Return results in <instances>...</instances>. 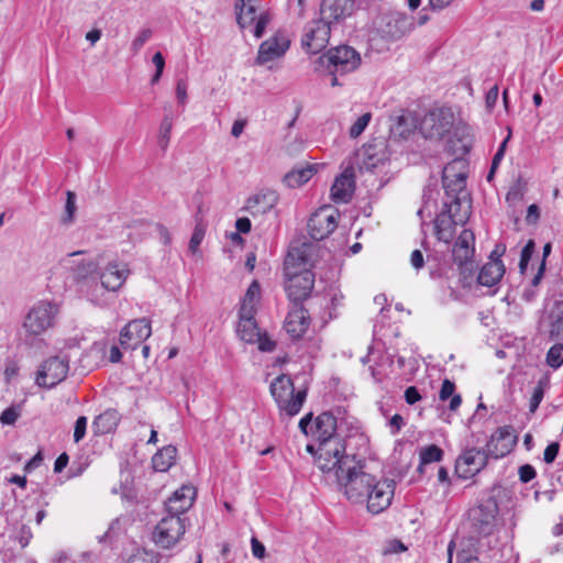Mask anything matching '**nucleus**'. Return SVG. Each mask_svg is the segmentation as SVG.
<instances>
[{"instance_id": "f8f14e48", "label": "nucleus", "mask_w": 563, "mask_h": 563, "mask_svg": "<svg viewBox=\"0 0 563 563\" xmlns=\"http://www.w3.org/2000/svg\"><path fill=\"white\" fill-rule=\"evenodd\" d=\"M413 19L402 12H388L384 14L378 24V34L390 42L398 41L413 29Z\"/></svg>"}, {"instance_id": "4d7b16f0", "label": "nucleus", "mask_w": 563, "mask_h": 563, "mask_svg": "<svg viewBox=\"0 0 563 563\" xmlns=\"http://www.w3.org/2000/svg\"><path fill=\"white\" fill-rule=\"evenodd\" d=\"M404 424H405L404 418L398 413L394 415L390 418V420L388 421V426L390 428V433L393 435L397 434L400 431V429L404 427Z\"/></svg>"}, {"instance_id": "0e129e2a", "label": "nucleus", "mask_w": 563, "mask_h": 563, "mask_svg": "<svg viewBox=\"0 0 563 563\" xmlns=\"http://www.w3.org/2000/svg\"><path fill=\"white\" fill-rule=\"evenodd\" d=\"M69 457L67 453H62L54 463V472L60 473L68 464Z\"/></svg>"}, {"instance_id": "6ab92c4d", "label": "nucleus", "mask_w": 563, "mask_h": 563, "mask_svg": "<svg viewBox=\"0 0 563 563\" xmlns=\"http://www.w3.org/2000/svg\"><path fill=\"white\" fill-rule=\"evenodd\" d=\"M356 9V0H322L320 3V19L332 26L351 16Z\"/></svg>"}, {"instance_id": "9d476101", "label": "nucleus", "mask_w": 563, "mask_h": 563, "mask_svg": "<svg viewBox=\"0 0 563 563\" xmlns=\"http://www.w3.org/2000/svg\"><path fill=\"white\" fill-rule=\"evenodd\" d=\"M396 483L389 478H377L373 475L371 487L365 493V500L362 505L366 506L368 512L378 515L385 511L393 501Z\"/></svg>"}, {"instance_id": "7ed1b4c3", "label": "nucleus", "mask_w": 563, "mask_h": 563, "mask_svg": "<svg viewBox=\"0 0 563 563\" xmlns=\"http://www.w3.org/2000/svg\"><path fill=\"white\" fill-rule=\"evenodd\" d=\"M297 261L298 264L306 265L307 263L305 251L301 249L291 250L286 258V274L288 276L286 291L294 303H300L308 298L314 285V275L310 269L303 267L300 271H291L292 267H289V265H295Z\"/></svg>"}, {"instance_id": "3c124183", "label": "nucleus", "mask_w": 563, "mask_h": 563, "mask_svg": "<svg viewBox=\"0 0 563 563\" xmlns=\"http://www.w3.org/2000/svg\"><path fill=\"white\" fill-rule=\"evenodd\" d=\"M87 429V418L85 416H80L77 418L75 422L74 429V441L78 443L85 438Z\"/></svg>"}, {"instance_id": "39448f33", "label": "nucleus", "mask_w": 563, "mask_h": 563, "mask_svg": "<svg viewBox=\"0 0 563 563\" xmlns=\"http://www.w3.org/2000/svg\"><path fill=\"white\" fill-rule=\"evenodd\" d=\"M269 389L277 402L282 417L291 418L299 413L306 400V389L295 393L292 380L287 375L276 377L272 382Z\"/></svg>"}, {"instance_id": "338daca9", "label": "nucleus", "mask_w": 563, "mask_h": 563, "mask_svg": "<svg viewBox=\"0 0 563 563\" xmlns=\"http://www.w3.org/2000/svg\"><path fill=\"white\" fill-rule=\"evenodd\" d=\"M506 246L504 244H497L489 255L488 262H501L500 257L504 255Z\"/></svg>"}, {"instance_id": "a18cd8bd", "label": "nucleus", "mask_w": 563, "mask_h": 563, "mask_svg": "<svg viewBox=\"0 0 563 563\" xmlns=\"http://www.w3.org/2000/svg\"><path fill=\"white\" fill-rule=\"evenodd\" d=\"M371 119H372V114L369 112L362 114L354 122V124L350 128V131H349L350 137H352V139L358 137L364 132L366 126L368 125Z\"/></svg>"}, {"instance_id": "f704fd0d", "label": "nucleus", "mask_w": 563, "mask_h": 563, "mask_svg": "<svg viewBox=\"0 0 563 563\" xmlns=\"http://www.w3.org/2000/svg\"><path fill=\"white\" fill-rule=\"evenodd\" d=\"M431 123V130L428 132L429 137H442L450 132L451 123L449 121L440 120V114L431 112L423 120V126Z\"/></svg>"}, {"instance_id": "bb28decb", "label": "nucleus", "mask_w": 563, "mask_h": 563, "mask_svg": "<svg viewBox=\"0 0 563 563\" xmlns=\"http://www.w3.org/2000/svg\"><path fill=\"white\" fill-rule=\"evenodd\" d=\"M353 190V172L345 169L335 178L331 187V198L334 202H347L352 198Z\"/></svg>"}, {"instance_id": "4be33fe9", "label": "nucleus", "mask_w": 563, "mask_h": 563, "mask_svg": "<svg viewBox=\"0 0 563 563\" xmlns=\"http://www.w3.org/2000/svg\"><path fill=\"white\" fill-rule=\"evenodd\" d=\"M196 489L184 485L177 489L165 504V514L177 517H186V512L192 507Z\"/></svg>"}, {"instance_id": "a211bd4d", "label": "nucleus", "mask_w": 563, "mask_h": 563, "mask_svg": "<svg viewBox=\"0 0 563 563\" xmlns=\"http://www.w3.org/2000/svg\"><path fill=\"white\" fill-rule=\"evenodd\" d=\"M516 443L517 437L511 427L498 428L486 443V454L489 459H501L512 451Z\"/></svg>"}, {"instance_id": "20e7f679", "label": "nucleus", "mask_w": 563, "mask_h": 563, "mask_svg": "<svg viewBox=\"0 0 563 563\" xmlns=\"http://www.w3.org/2000/svg\"><path fill=\"white\" fill-rule=\"evenodd\" d=\"M320 63L325 66L331 76V86H342L339 76L355 71L362 62L361 54L352 46L339 45L330 48L319 58Z\"/></svg>"}, {"instance_id": "603ef678", "label": "nucleus", "mask_w": 563, "mask_h": 563, "mask_svg": "<svg viewBox=\"0 0 563 563\" xmlns=\"http://www.w3.org/2000/svg\"><path fill=\"white\" fill-rule=\"evenodd\" d=\"M518 474L520 482L527 484L536 477L537 472L532 465L525 464L519 467Z\"/></svg>"}, {"instance_id": "58836bf2", "label": "nucleus", "mask_w": 563, "mask_h": 563, "mask_svg": "<svg viewBox=\"0 0 563 563\" xmlns=\"http://www.w3.org/2000/svg\"><path fill=\"white\" fill-rule=\"evenodd\" d=\"M196 225L195 230L192 232V235L189 241V250L192 253H196L199 245L201 244L205 233H206V224L203 223L202 216H201V207L198 208V211L195 216Z\"/></svg>"}, {"instance_id": "37998d69", "label": "nucleus", "mask_w": 563, "mask_h": 563, "mask_svg": "<svg viewBox=\"0 0 563 563\" xmlns=\"http://www.w3.org/2000/svg\"><path fill=\"white\" fill-rule=\"evenodd\" d=\"M159 560L161 555L157 552L139 549L130 556L128 563H159Z\"/></svg>"}, {"instance_id": "c03bdc74", "label": "nucleus", "mask_w": 563, "mask_h": 563, "mask_svg": "<svg viewBox=\"0 0 563 563\" xmlns=\"http://www.w3.org/2000/svg\"><path fill=\"white\" fill-rule=\"evenodd\" d=\"M172 128V119L168 115H165L162 120L158 135V145L163 151H165L169 144Z\"/></svg>"}, {"instance_id": "72a5a7b5", "label": "nucleus", "mask_w": 563, "mask_h": 563, "mask_svg": "<svg viewBox=\"0 0 563 563\" xmlns=\"http://www.w3.org/2000/svg\"><path fill=\"white\" fill-rule=\"evenodd\" d=\"M550 319V339L563 341V301L555 302Z\"/></svg>"}, {"instance_id": "49530a36", "label": "nucleus", "mask_w": 563, "mask_h": 563, "mask_svg": "<svg viewBox=\"0 0 563 563\" xmlns=\"http://www.w3.org/2000/svg\"><path fill=\"white\" fill-rule=\"evenodd\" d=\"M151 29H142L131 44V51L133 54H137L144 44L152 37Z\"/></svg>"}, {"instance_id": "7c9ffc66", "label": "nucleus", "mask_w": 563, "mask_h": 563, "mask_svg": "<svg viewBox=\"0 0 563 563\" xmlns=\"http://www.w3.org/2000/svg\"><path fill=\"white\" fill-rule=\"evenodd\" d=\"M120 417L117 410L108 409L97 416L92 422L95 432L106 434L111 432L119 423Z\"/></svg>"}, {"instance_id": "393cba45", "label": "nucleus", "mask_w": 563, "mask_h": 563, "mask_svg": "<svg viewBox=\"0 0 563 563\" xmlns=\"http://www.w3.org/2000/svg\"><path fill=\"white\" fill-rule=\"evenodd\" d=\"M278 202V195L274 190H264L250 197L244 209L253 217L265 214L274 209Z\"/></svg>"}, {"instance_id": "2f4dec72", "label": "nucleus", "mask_w": 563, "mask_h": 563, "mask_svg": "<svg viewBox=\"0 0 563 563\" xmlns=\"http://www.w3.org/2000/svg\"><path fill=\"white\" fill-rule=\"evenodd\" d=\"M261 297V286L257 280H253L249 286L240 307V311L247 316L256 313V305Z\"/></svg>"}, {"instance_id": "c756f323", "label": "nucleus", "mask_w": 563, "mask_h": 563, "mask_svg": "<svg viewBox=\"0 0 563 563\" xmlns=\"http://www.w3.org/2000/svg\"><path fill=\"white\" fill-rule=\"evenodd\" d=\"M177 449L166 445L158 450L152 457L153 468L157 472L168 471L176 462Z\"/></svg>"}, {"instance_id": "a19ab883", "label": "nucleus", "mask_w": 563, "mask_h": 563, "mask_svg": "<svg viewBox=\"0 0 563 563\" xmlns=\"http://www.w3.org/2000/svg\"><path fill=\"white\" fill-rule=\"evenodd\" d=\"M443 457V451L435 444L428 445L422 449L420 452V465L418 466V471L422 472V467L426 464H430L433 462H440Z\"/></svg>"}, {"instance_id": "aec40b11", "label": "nucleus", "mask_w": 563, "mask_h": 563, "mask_svg": "<svg viewBox=\"0 0 563 563\" xmlns=\"http://www.w3.org/2000/svg\"><path fill=\"white\" fill-rule=\"evenodd\" d=\"M290 46V40L284 32H277L264 41L257 52L256 63L264 65L282 57Z\"/></svg>"}, {"instance_id": "b1692460", "label": "nucleus", "mask_w": 563, "mask_h": 563, "mask_svg": "<svg viewBox=\"0 0 563 563\" xmlns=\"http://www.w3.org/2000/svg\"><path fill=\"white\" fill-rule=\"evenodd\" d=\"M310 325V316L300 305L295 303L285 320V329L292 339H300Z\"/></svg>"}, {"instance_id": "f3484780", "label": "nucleus", "mask_w": 563, "mask_h": 563, "mask_svg": "<svg viewBox=\"0 0 563 563\" xmlns=\"http://www.w3.org/2000/svg\"><path fill=\"white\" fill-rule=\"evenodd\" d=\"M338 212L329 207H322L312 213L308 220V232L311 239L321 241L328 238L336 228Z\"/></svg>"}, {"instance_id": "ea45409f", "label": "nucleus", "mask_w": 563, "mask_h": 563, "mask_svg": "<svg viewBox=\"0 0 563 563\" xmlns=\"http://www.w3.org/2000/svg\"><path fill=\"white\" fill-rule=\"evenodd\" d=\"M325 299L328 300L329 317L331 319L335 318L338 308L343 306L344 296L342 291L338 287L331 286L325 292Z\"/></svg>"}, {"instance_id": "09e8293b", "label": "nucleus", "mask_w": 563, "mask_h": 563, "mask_svg": "<svg viewBox=\"0 0 563 563\" xmlns=\"http://www.w3.org/2000/svg\"><path fill=\"white\" fill-rule=\"evenodd\" d=\"M152 62L156 67V71L151 79V82L154 85V84L158 82V80L161 79V76H162L164 67H165V59H164L163 54L161 52L155 53L152 58Z\"/></svg>"}, {"instance_id": "1a4fd4ad", "label": "nucleus", "mask_w": 563, "mask_h": 563, "mask_svg": "<svg viewBox=\"0 0 563 563\" xmlns=\"http://www.w3.org/2000/svg\"><path fill=\"white\" fill-rule=\"evenodd\" d=\"M187 529V518L165 514L158 521L153 533V542L162 549L174 548L184 537Z\"/></svg>"}, {"instance_id": "cd10ccee", "label": "nucleus", "mask_w": 563, "mask_h": 563, "mask_svg": "<svg viewBox=\"0 0 563 563\" xmlns=\"http://www.w3.org/2000/svg\"><path fill=\"white\" fill-rule=\"evenodd\" d=\"M505 274V265L503 262H487L479 271L477 282L482 286H495Z\"/></svg>"}, {"instance_id": "c9c22d12", "label": "nucleus", "mask_w": 563, "mask_h": 563, "mask_svg": "<svg viewBox=\"0 0 563 563\" xmlns=\"http://www.w3.org/2000/svg\"><path fill=\"white\" fill-rule=\"evenodd\" d=\"M416 125L409 115H398L390 126V133L395 137L407 139Z\"/></svg>"}, {"instance_id": "5fc2aeb1", "label": "nucleus", "mask_w": 563, "mask_h": 563, "mask_svg": "<svg viewBox=\"0 0 563 563\" xmlns=\"http://www.w3.org/2000/svg\"><path fill=\"white\" fill-rule=\"evenodd\" d=\"M176 98L178 99L181 106H185L187 102V80L180 78L177 80L176 85Z\"/></svg>"}, {"instance_id": "6e6d98bb", "label": "nucleus", "mask_w": 563, "mask_h": 563, "mask_svg": "<svg viewBox=\"0 0 563 563\" xmlns=\"http://www.w3.org/2000/svg\"><path fill=\"white\" fill-rule=\"evenodd\" d=\"M498 96H499L498 86L495 85L487 91L486 97H485V103H486L487 109L492 110L496 106Z\"/></svg>"}, {"instance_id": "e433bc0d", "label": "nucleus", "mask_w": 563, "mask_h": 563, "mask_svg": "<svg viewBox=\"0 0 563 563\" xmlns=\"http://www.w3.org/2000/svg\"><path fill=\"white\" fill-rule=\"evenodd\" d=\"M455 385L450 379H444L442 386L439 391V398L442 401L451 398L449 408L452 411H455L462 402V397L459 394H455Z\"/></svg>"}, {"instance_id": "864d4df0", "label": "nucleus", "mask_w": 563, "mask_h": 563, "mask_svg": "<svg viewBox=\"0 0 563 563\" xmlns=\"http://www.w3.org/2000/svg\"><path fill=\"white\" fill-rule=\"evenodd\" d=\"M560 450V444L558 442L550 443L543 453V461L547 464H551L555 461Z\"/></svg>"}, {"instance_id": "f03ea898", "label": "nucleus", "mask_w": 563, "mask_h": 563, "mask_svg": "<svg viewBox=\"0 0 563 563\" xmlns=\"http://www.w3.org/2000/svg\"><path fill=\"white\" fill-rule=\"evenodd\" d=\"M364 460H357L354 453H347L339 459L333 468L324 472L333 475L340 490L346 499L355 505H362L365 500V493L371 487L373 475L366 472Z\"/></svg>"}, {"instance_id": "473e14b6", "label": "nucleus", "mask_w": 563, "mask_h": 563, "mask_svg": "<svg viewBox=\"0 0 563 563\" xmlns=\"http://www.w3.org/2000/svg\"><path fill=\"white\" fill-rule=\"evenodd\" d=\"M316 169L312 165L294 169L287 173L284 177V183L289 188H297L306 184L314 174Z\"/></svg>"}, {"instance_id": "0eeeda50", "label": "nucleus", "mask_w": 563, "mask_h": 563, "mask_svg": "<svg viewBox=\"0 0 563 563\" xmlns=\"http://www.w3.org/2000/svg\"><path fill=\"white\" fill-rule=\"evenodd\" d=\"M463 162L454 159L443 168L442 184L445 191L444 203L471 205L466 188V174L461 169Z\"/></svg>"}, {"instance_id": "4c0bfd02", "label": "nucleus", "mask_w": 563, "mask_h": 563, "mask_svg": "<svg viewBox=\"0 0 563 563\" xmlns=\"http://www.w3.org/2000/svg\"><path fill=\"white\" fill-rule=\"evenodd\" d=\"M68 267L74 272L76 279H84L97 271L98 265L91 260H80L68 262Z\"/></svg>"}, {"instance_id": "de8ad7c7", "label": "nucleus", "mask_w": 563, "mask_h": 563, "mask_svg": "<svg viewBox=\"0 0 563 563\" xmlns=\"http://www.w3.org/2000/svg\"><path fill=\"white\" fill-rule=\"evenodd\" d=\"M534 251V242L532 240L528 241V243L525 245V247L521 251L520 255V262H519V268L521 273H525V271L528 267L529 261L531 260V256Z\"/></svg>"}, {"instance_id": "bf43d9fd", "label": "nucleus", "mask_w": 563, "mask_h": 563, "mask_svg": "<svg viewBox=\"0 0 563 563\" xmlns=\"http://www.w3.org/2000/svg\"><path fill=\"white\" fill-rule=\"evenodd\" d=\"M543 398V388L541 385L537 386L533 389L532 397L530 399V410L533 412L539 407L541 400Z\"/></svg>"}, {"instance_id": "052dcab7", "label": "nucleus", "mask_w": 563, "mask_h": 563, "mask_svg": "<svg viewBox=\"0 0 563 563\" xmlns=\"http://www.w3.org/2000/svg\"><path fill=\"white\" fill-rule=\"evenodd\" d=\"M405 399L409 405H413L421 399L420 393L417 387L410 386L405 390Z\"/></svg>"}, {"instance_id": "680f3d73", "label": "nucleus", "mask_w": 563, "mask_h": 563, "mask_svg": "<svg viewBox=\"0 0 563 563\" xmlns=\"http://www.w3.org/2000/svg\"><path fill=\"white\" fill-rule=\"evenodd\" d=\"M256 342H258V349L263 352H272L275 349V342L266 336L258 335Z\"/></svg>"}, {"instance_id": "79ce46f5", "label": "nucleus", "mask_w": 563, "mask_h": 563, "mask_svg": "<svg viewBox=\"0 0 563 563\" xmlns=\"http://www.w3.org/2000/svg\"><path fill=\"white\" fill-rule=\"evenodd\" d=\"M76 209V195L70 190H67L65 210L60 218V222L65 225L71 224L74 222Z\"/></svg>"}, {"instance_id": "e2e57ef3", "label": "nucleus", "mask_w": 563, "mask_h": 563, "mask_svg": "<svg viewBox=\"0 0 563 563\" xmlns=\"http://www.w3.org/2000/svg\"><path fill=\"white\" fill-rule=\"evenodd\" d=\"M410 263L413 268L420 269L424 265L423 254L419 250H415L410 256Z\"/></svg>"}, {"instance_id": "423d86ee", "label": "nucleus", "mask_w": 563, "mask_h": 563, "mask_svg": "<svg viewBox=\"0 0 563 563\" xmlns=\"http://www.w3.org/2000/svg\"><path fill=\"white\" fill-rule=\"evenodd\" d=\"M471 216V205L444 203V210L434 221L437 239L449 244L455 234V227L465 224Z\"/></svg>"}, {"instance_id": "f257e3e1", "label": "nucleus", "mask_w": 563, "mask_h": 563, "mask_svg": "<svg viewBox=\"0 0 563 563\" xmlns=\"http://www.w3.org/2000/svg\"><path fill=\"white\" fill-rule=\"evenodd\" d=\"M314 434L319 442L317 466L327 472L339 463V459L349 452L352 437L344 438L338 428L336 418L329 411L320 413L314 423Z\"/></svg>"}, {"instance_id": "dca6fc26", "label": "nucleus", "mask_w": 563, "mask_h": 563, "mask_svg": "<svg viewBox=\"0 0 563 563\" xmlns=\"http://www.w3.org/2000/svg\"><path fill=\"white\" fill-rule=\"evenodd\" d=\"M331 25L322 19L311 21L305 26L301 47L309 54H318L329 43Z\"/></svg>"}, {"instance_id": "5701e85b", "label": "nucleus", "mask_w": 563, "mask_h": 563, "mask_svg": "<svg viewBox=\"0 0 563 563\" xmlns=\"http://www.w3.org/2000/svg\"><path fill=\"white\" fill-rule=\"evenodd\" d=\"M475 235L472 230L464 229L457 240L455 241L452 249V257L454 263L459 266L462 272L468 269V267H463L466 265L473 257L475 252Z\"/></svg>"}, {"instance_id": "2eb2a0df", "label": "nucleus", "mask_w": 563, "mask_h": 563, "mask_svg": "<svg viewBox=\"0 0 563 563\" xmlns=\"http://www.w3.org/2000/svg\"><path fill=\"white\" fill-rule=\"evenodd\" d=\"M68 371L69 361L66 356L49 357L41 365L36 384L41 387L53 388L66 378Z\"/></svg>"}, {"instance_id": "412c9836", "label": "nucleus", "mask_w": 563, "mask_h": 563, "mask_svg": "<svg viewBox=\"0 0 563 563\" xmlns=\"http://www.w3.org/2000/svg\"><path fill=\"white\" fill-rule=\"evenodd\" d=\"M150 322L145 319L130 321L120 332V344L124 349H136L142 342L151 336Z\"/></svg>"}, {"instance_id": "ddd939ff", "label": "nucleus", "mask_w": 563, "mask_h": 563, "mask_svg": "<svg viewBox=\"0 0 563 563\" xmlns=\"http://www.w3.org/2000/svg\"><path fill=\"white\" fill-rule=\"evenodd\" d=\"M488 460L485 449L465 448L455 461V473L463 479L471 478L486 467Z\"/></svg>"}, {"instance_id": "a878e982", "label": "nucleus", "mask_w": 563, "mask_h": 563, "mask_svg": "<svg viewBox=\"0 0 563 563\" xmlns=\"http://www.w3.org/2000/svg\"><path fill=\"white\" fill-rule=\"evenodd\" d=\"M128 268L125 264L109 263L100 274L101 285L111 291H115L126 279Z\"/></svg>"}, {"instance_id": "69168bd1", "label": "nucleus", "mask_w": 563, "mask_h": 563, "mask_svg": "<svg viewBox=\"0 0 563 563\" xmlns=\"http://www.w3.org/2000/svg\"><path fill=\"white\" fill-rule=\"evenodd\" d=\"M43 461L41 452L36 453L24 466L25 472H31L32 470L38 467Z\"/></svg>"}, {"instance_id": "9b49d317", "label": "nucleus", "mask_w": 563, "mask_h": 563, "mask_svg": "<svg viewBox=\"0 0 563 563\" xmlns=\"http://www.w3.org/2000/svg\"><path fill=\"white\" fill-rule=\"evenodd\" d=\"M258 0H236L235 13L236 22L240 29L244 30L254 24L253 34L261 38L271 22V15L267 11L257 12Z\"/></svg>"}, {"instance_id": "774afa93", "label": "nucleus", "mask_w": 563, "mask_h": 563, "mask_svg": "<svg viewBox=\"0 0 563 563\" xmlns=\"http://www.w3.org/2000/svg\"><path fill=\"white\" fill-rule=\"evenodd\" d=\"M235 228L241 233H249L251 231V221L249 218H239L235 222Z\"/></svg>"}, {"instance_id": "4468645a", "label": "nucleus", "mask_w": 563, "mask_h": 563, "mask_svg": "<svg viewBox=\"0 0 563 563\" xmlns=\"http://www.w3.org/2000/svg\"><path fill=\"white\" fill-rule=\"evenodd\" d=\"M498 506L494 499H488L468 511L471 527L478 536H489L496 526Z\"/></svg>"}, {"instance_id": "8fccbe9b", "label": "nucleus", "mask_w": 563, "mask_h": 563, "mask_svg": "<svg viewBox=\"0 0 563 563\" xmlns=\"http://www.w3.org/2000/svg\"><path fill=\"white\" fill-rule=\"evenodd\" d=\"M20 417V410L15 407H9L2 411L0 416V422L2 424H14L18 418Z\"/></svg>"}, {"instance_id": "13d9d810", "label": "nucleus", "mask_w": 563, "mask_h": 563, "mask_svg": "<svg viewBox=\"0 0 563 563\" xmlns=\"http://www.w3.org/2000/svg\"><path fill=\"white\" fill-rule=\"evenodd\" d=\"M251 548L252 554L257 559H263L265 556V547L264 544L256 538L253 537L251 539Z\"/></svg>"}, {"instance_id": "c85d7f7f", "label": "nucleus", "mask_w": 563, "mask_h": 563, "mask_svg": "<svg viewBox=\"0 0 563 563\" xmlns=\"http://www.w3.org/2000/svg\"><path fill=\"white\" fill-rule=\"evenodd\" d=\"M239 316L240 320L236 328L238 334L243 341L247 343H255L261 333L254 318L255 313L247 316L245 313L239 312Z\"/></svg>"}, {"instance_id": "6e6552de", "label": "nucleus", "mask_w": 563, "mask_h": 563, "mask_svg": "<svg viewBox=\"0 0 563 563\" xmlns=\"http://www.w3.org/2000/svg\"><path fill=\"white\" fill-rule=\"evenodd\" d=\"M58 306L48 300H40L32 306L23 321V329L30 335L37 336L54 325Z\"/></svg>"}]
</instances>
